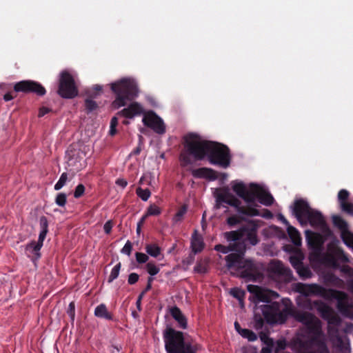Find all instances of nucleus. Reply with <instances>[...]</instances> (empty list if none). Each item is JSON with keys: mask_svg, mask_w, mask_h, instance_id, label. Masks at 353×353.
Listing matches in <instances>:
<instances>
[{"mask_svg": "<svg viewBox=\"0 0 353 353\" xmlns=\"http://www.w3.org/2000/svg\"><path fill=\"white\" fill-rule=\"evenodd\" d=\"M192 174L195 178L207 179L210 180H215L216 176L215 172L208 168H201L198 169H193L191 170Z\"/></svg>", "mask_w": 353, "mask_h": 353, "instance_id": "27", "label": "nucleus"}, {"mask_svg": "<svg viewBox=\"0 0 353 353\" xmlns=\"http://www.w3.org/2000/svg\"><path fill=\"white\" fill-rule=\"evenodd\" d=\"M286 347V343L285 341H278L276 343V352L279 353V351L283 350Z\"/></svg>", "mask_w": 353, "mask_h": 353, "instance_id": "59", "label": "nucleus"}, {"mask_svg": "<svg viewBox=\"0 0 353 353\" xmlns=\"http://www.w3.org/2000/svg\"><path fill=\"white\" fill-rule=\"evenodd\" d=\"M341 237L343 242L348 247L351 248L353 245V234L347 229L341 232Z\"/></svg>", "mask_w": 353, "mask_h": 353, "instance_id": "38", "label": "nucleus"}, {"mask_svg": "<svg viewBox=\"0 0 353 353\" xmlns=\"http://www.w3.org/2000/svg\"><path fill=\"white\" fill-rule=\"evenodd\" d=\"M293 213L301 224L307 223L309 221V205L307 201L303 199L296 200Z\"/></svg>", "mask_w": 353, "mask_h": 353, "instance_id": "16", "label": "nucleus"}, {"mask_svg": "<svg viewBox=\"0 0 353 353\" xmlns=\"http://www.w3.org/2000/svg\"><path fill=\"white\" fill-rule=\"evenodd\" d=\"M310 353H330L325 341L321 336L310 334Z\"/></svg>", "mask_w": 353, "mask_h": 353, "instance_id": "25", "label": "nucleus"}, {"mask_svg": "<svg viewBox=\"0 0 353 353\" xmlns=\"http://www.w3.org/2000/svg\"><path fill=\"white\" fill-rule=\"evenodd\" d=\"M191 248L194 254L201 252L204 248L203 238L195 230L191 239Z\"/></svg>", "mask_w": 353, "mask_h": 353, "instance_id": "28", "label": "nucleus"}, {"mask_svg": "<svg viewBox=\"0 0 353 353\" xmlns=\"http://www.w3.org/2000/svg\"><path fill=\"white\" fill-rule=\"evenodd\" d=\"M15 92H34L39 96L46 94L45 88L39 83L33 81H21L14 86Z\"/></svg>", "mask_w": 353, "mask_h": 353, "instance_id": "15", "label": "nucleus"}, {"mask_svg": "<svg viewBox=\"0 0 353 353\" xmlns=\"http://www.w3.org/2000/svg\"><path fill=\"white\" fill-rule=\"evenodd\" d=\"M287 231L292 243L295 245H300L301 243V238L298 230L295 228L291 225H288L287 228Z\"/></svg>", "mask_w": 353, "mask_h": 353, "instance_id": "34", "label": "nucleus"}, {"mask_svg": "<svg viewBox=\"0 0 353 353\" xmlns=\"http://www.w3.org/2000/svg\"><path fill=\"white\" fill-rule=\"evenodd\" d=\"M139 276L137 273H131L128 276V282L130 285L136 283L139 280Z\"/></svg>", "mask_w": 353, "mask_h": 353, "instance_id": "57", "label": "nucleus"}, {"mask_svg": "<svg viewBox=\"0 0 353 353\" xmlns=\"http://www.w3.org/2000/svg\"><path fill=\"white\" fill-rule=\"evenodd\" d=\"M58 94L65 99H72L78 94V89L72 76L67 71L60 74Z\"/></svg>", "mask_w": 353, "mask_h": 353, "instance_id": "12", "label": "nucleus"}, {"mask_svg": "<svg viewBox=\"0 0 353 353\" xmlns=\"http://www.w3.org/2000/svg\"><path fill=\"white\" fill-rule=\"evenodd\" d=\"M239 334L243 338L248 339L250 341H254L257 339L256 335L248 329L241 330V331H239Z\"/></svg>", "mask_w": 353, "mask_h": 353, "instance_id": "42", "label": "nucleus"}, {"mask_svg": "<svg viewBox=\"0 0 353 353\" xmlns=\"http://www.w3.org/2000/svg\"><path fill=\"white\" fill-rule=\"evenodd\" d=\"M116 184L121 186L122 188H125L128 185V182L125 179L119 178L117 179Z\"/></svg>", "mask_w": 353, "mask_h": 353, "instance_id": "61", "label": "nucleus"}, {"mask_svg": "<svg viewBox=\"0 0 353 353\" xmlns=\"http://www.w3.org/2000/svg\"><path fill=\"white\" fill-rule=\"evenodd\" d=\"M170 312L174 320L177 321L180 327L183 329L187 327V320L179 307L175 306L170 308Z\"/></svg>", "mask_w": 353, "mask_h": 353, "instance_id": "29", "label": "nucleus"}, {"mask_svg": "<svg viewBox=\"0 0 353 353\" xmlns=\"http://www.w3.org/2000/svg\"><path fill=\"white\" fill-rule=\"evenodd\" d=\"M310 294L319 295L324 298H336L338 294L345 296L343 292L336 290L326 289L320 285L314 283H310Z\"/></svg>", "mask_w": 353, "mask_h": 353, "instance_id": "22", "label": "nucleus"}, {"mask_svg": "<svg viewBox=\"0 0 353 353\" xmlns=\"http://www.w3.org/2000/svg\"><path fill=\"white\" fill-rule=\"evenodd\" d=\"M293 289L299 293L296 297L297 305L300 307L307 308L309 307V285L297 283L294 285Z\"/></svg>", "mask_w": 353, "mask_h": 353, "instance_id": "18", "label": "nucleus"}, {"mask_svg": "<svg viewBox=\"0 0 353 353\" xmlns=\"http://www.w3.org/2000/svg\"><path fill=\"white\" fill-rule=\"evenodd\" d=\"M68 314L70 319L73 321L74 319L75 316V305L74 302H71L69 304L68 309Z\"/></svg>", "mask_w": 353, "mask_h": 353, "instance_id": "56", "label": "nucleus"}, {"mask_svg": "<svg viewBox=\"0 0 353 353\" xmlns=\"http://www.w3.org/2000/svg\"><path fill=\"white\" fill-rule=\"evenodd\" d=\"M85 105L86 110L88 112H92V111L96 110L98 107L97 103L94 101L90 99H87L85 100Z\"/></svg>", "mask_w": 353, "mask_h": 353, "instance_id": "50", "label": "nucleus"}, {"mask_svg": "<svg viewBox=\"0 0 353 353\" xmlns=\"http://www.w3.org/2000/svg\"><path fill=\"white\" fill-rule=\"evenodd\" d=\"M118 124V119L117 117H114L112 118L110 121V126L112 128H116Z\"/></svg>", "mask_w": 353, "mask_h": 353, "instance_id": "63", "label": "nucleus"}, {"mask_svg": "<svg viewBox=\"0 0 353 353\" xmlns=\"http://www.w3.org/2000/svg\"><path fill=\"white\" fill-rule=\"evenodd\" d=\"M342 211L353 216V203L351 202L345 203L340 206Z\"/></svg>", "mask_w": 353, "mask_h": 353, "instance_id": "48", "label": "nucleus"}, {"mask_svg": "<svg viewBox=\"0 0 353 353\" xmlns=\"http://www.w3.org/2000/svg\"><path fill=\"white\" fill-rule=\"evenodd\" d=\"M269 276L273 279L283 283H290L293 279L290 269L279 261H272L268 268Z\"/></svg>", "mask_w": 353, "mask_h": 353, "instance_id": "13", "label": "nucleus"}, {"mask_svg": "<svg viewBox=\"0 0 353 353\" xmlns=\"http://www.w3.org/2000/svg\"><path fill=\"white\" fill-rule=\"evenodd\" d=\"M113 227V222L111 220L108 221L103 225L104 232L106 234H110Z\"/></svg>", "mask_w": 353, "mask_h": 353, "instance_id": "58", "label": "nucleus"}, {"mask_svg": "<svg viewBox=\"0 0 353 353\" xmlns=\"http://www.w3.org/2000/svg\"><path fill=\"white\" fill-rule=\"evenodd\" d=\"M135 257H136L137 261L139 263H146L149 259L148 254L142 253V252H136Z\"/></svg>", "mask_w": 353, "mask_h": 353, "instance_id": "51", "label": "nucleus"}, {"mask_svg": "<svg viewBox=\"0 0 353 353\" xmlns=\"http://www.w3.org/2000/svg\"><path fill=\"white\" fill-rule=\"evenodd\" d=\"M296 319L303 323V327L294 337L292 348L296 353H309V314L306 312L298 313Z\"/></svg>", "mask_w": 353, "mask_h": 353, "instance_id": "6", "label": "nucleus"}, {"mask_svg": "<svg viewBox=\"0 0 353 353\" xmlns=\"http://www.w3.org/2000/svg\"><path fill=\"white\" fill-rule=\"evenodd\" d=\"M248 290L252 294L253 299L255 302H268L272 295L278 294L271 290H268L266 289H263L259 286L254 285H248Z\"/></svg>", "mask_w": 353, "mask_h": 353, "instance_id": "17", "label": "nucleus"}, {"mask_svg": "<svg viewBox=\"0 0 353 353\" xmlns=\"http://www.w3.org/2000/svg\"><path fill=\"white\" fill-rule=\"evenodd\" d=\"M143 107L138 102L131 103L127 108L119 111L117 114L119 117H123L127 119H133L135 117L144 115Z\"/></svg>", "mask_w": 353, "mask_h": 353, "instance_id": "19", "label": "nucleus"}, {"mask_svg": "<svg viewBox=\"0 0 353 353\" xmlns=\"http://www.w3.org/2000/svg\"><path fill=\"white\" fill-rule=\"evenodd\" d=\"M161 213V209L156 205H151L147 211V215H159Z\"/></svg>", "mask_w": 353, "mask_h": 353, "instance_id": "52", "label": "nucleus"}, {"mask_svg": "<svg viewBox=\"0 0 353 353\" xmlns=\"http://www.w3.org/2000/svg\"><path fill=\"white\" fill-rule=\"evenodd\" d=\"M228 245H216L214 250L223 254H228L230 252H234L227 255L225 258L226 266L228 269H232L235 263L238 262L243 254H245L246 245L243 242H236V241H228Z\"/></svg>", "mask_w": 353, "mask_h": 353, "instance_id": "9", "label": "nucleus"}, {"mask_svg": "<svg viewBox=\"0 0 353 353\" xmlns=\"http://www.w3.org/2000/svg\"><path fill=\"white\" fill-rule=\"evenodd\" d=\"M132 250V245L130 241H128L121 250V252L130 256Z\"/></svg>", "mask_w": 353, "mask_h": 353, "instance_id": "54", "label": "nucleus"}, {"mask_svg": "<svg viewBox=\"0 0 353 353\" xmlns=\"http://www.w3.org/2000/svg\"><path fill=\"white\" fill-rule=\"evenodd\" d=\"M231 294L233 295V296L238 299L239 301H241L244 296V292L237 288L232 290Z\"/></svg>", "mask_w": 353, "mask_h": 353, "instance_id": "55", "label": "nucleus"}, {"mask_svg": "<svg viewBox=\"0 0 353 353\" xmlns=\"http://www.w3.org/2000/svg\"><path fill=\"white\" fill-rule=\"evenodd\" d=\"M310 225H316L322 228L327 236L332 234V232L327 226L323 214L310 208Z\"/></svg>", "mask_w": 353, "mask_h": 353, "instance_id": "23", "label": "nucleus"}, {"mask_svg": "<svg viewBox=\"0 0 353 353\" xmlns=\"http://www.w3.org/2000/svg\"><path fill=\"white\" fill-rule=\"evenodd\" d=\"M49 112H50V110L48 108L43 107V108H40V110H39V117H43L45 114H46Z\"/></svg>", "mask_w": 353, "mask_h": 353, "instance_id": "62", "label": "nucleus"}, {"mask_svg": "<svg viewBox=\"0 0 353 353\" xmlns=\"http://www.w3.org/2000/svg\"><path fill=\"white\" fill-rule=\"evenodd\" d=\"M255 184L251 183L248 189L243 183H236L233 185L232 189L236 194L242 198L248 204L253 203L252 189Z\"/></svg>", "mask_w": 353, "mask_h": 353, "instance_id": "21", "label": "nucleus"}, {"mask_svg": "<svg viewBox=\"0 0 353 353\" xmlns=\"http://www.w3.org/2000/svg\"><path fill=\"white\" fill-rule=\"evenodd\" d=\"M252 197L253 203L255 202L256 199H258L259 201L261 204L266 206L271 205L274 202V198L272 196L257 184H255L252 189Z\"/></svg>", "mask_w": 353, "mask_h": 353, "instance_id": "20", "label": "nucleus"}, {"mask_svg": "<svg viewBox=\"0 0 353 353\" xmlns=\"http://www.w3.org/2000/svg\"><path fill=\"white\" fill-rule=\"evenodd\" d=\"M84 191H85L84 185L82 184L78 185L75 188V190L74 192V196L75 198L81 197L83 194Z\"/></svg>", "mask_w": 353, "mask_h": 353, "instance_id": "53", "label": "nucleus"}, {"mask_svg": "<svg viewBox=\"0 0 353 353\" xmlns=\"http://www.w3.org/2000/svg\"><path fill=\"white\" fill-rule=\"evenodd\" d=\"M243 254L232 268L240 271L241 276L250 281H256L261 277L259 265L250 259H243Z\"/></svg>", "mask_w": 353, "mask_h": 353, "instance_id": "10", "label": "nucleus"}, {"mask_svg": "<svg viewBox=\"0 0 353 353\" xmlns=\"http://www.w3.org/2000/svg\"><path fill=\"white\" fill-rule=\"evenodd\" d=\"M261 310L263 318L258 314H255L254 318V327L256 330H260L264 325V319L269 324L283 323L287 318V312L280 309V305L278 303H272L270 305H263L261 306Z\"/></svg>", "mask_w": 353, "mask_h": 353, "instance_id": "5", "label": "nucleus"}, {"mask_svg": "<svg viewBox=\"0 0 353 353\" xmlns=\"http://www.w3.org/2000/svg\"><path fill=\"white\" fill-rule=\"evenodd\" d=\"M14 97H13L10 92H8V93H6L4 94L3 99L6 101H9L12 100Z\"/></svg>", "mask_w": 353, "mask_h": 353, "instance_id": "64", "label": "nucleus"}, {"mask_svg": "<svg viewBox=\"0 0 353 353\" xmlns=\"http://www.w3.org/2000/svg\"><path fill=\"white\" fill-rule=\"evenodd\" d=\"M67 180H68V174L66 172L62 173L59 181L54 185V190H59L60 189H61L65 185Z\"/></svg>", "mask_w": 353, "mask_h": 353, "instance_id": "45", "label": "nucleus"}, {"mask_svg": "<svg viewBox=\"0 0 353 353\" xmlns=\"http://www.w3.org/2000/svg\"><path fill=\"white\" fill-rule=\"evenodd\" d=\"M321 279L323 283L327 286L341 288L343 285V281L330 272H323Z\"/></svg>", "mask_w": 353, "mask_h": 353, "instance_id": "26", "label": "nucleus"}, {"mask_svg": "<svg viewBox=\"0 0 353 353\" xmlns=\"http://www.w3.org/2000/svg\"><path fill=\"white\" fill-rule=\"evenodd\" d=\"M209 259H201L198 260L194 267V272L197 274H205L209 270Z\"/></svg>", "mask_w": 353, "mask_h": 353, "instance_id": "32", "label": "nucleus"}, {"mask_svg": "<svg viewBox=\"0 0 353 353\" xmlns=\"http://www.w3.org/2000/svg\"><path fill=\"white\" fill-rule=\"evenodd\" d=\"M321 316L327 321L329 325H339L341 323L340 317L334 313V310L328 305H324L319 309Z\"/></svg>", "mask_w": 353, "mask_h": 353, "instance_id": "24", "label": "nucleus"}, {"mask_svg": "<svg viewBox=\"0 0 353 353\" xmlns=\"http://www.w3.org/2000/svg\"><path fill=\"white\" fill-rule=\"evenodd\" d=\"M339 310L345 316L353 319L352 314V306L347 303L339 302L338 305Z\"/></svg>", "mask_w": 353, "mask_h": 353, "instance_id": "37", "label": "nucleus"}, {"mask_svg": "<svg viewBox=\"0 0 353 353\" xmlns=\"http://www.w3.org/2000/svg\"><path fill=\"white\" fill-rule=\"evenodd\" d=\"M332 222L334 225L341 230V232L348 229L347 222L339 215H334L332 216Z\"/></svg>", "mask_w": 353, "mask_h": 353, "instance_id": "36", "label": "nucleus"}, {"mask_svg": "<svg viewBox=\"0 0 353 353\" xmlns=\"http://www.w3.org/2000/svg\"><path fill=\"white\" fill-rule=\"evenodd\" d=\"M121 266V263H119L112 269V271L109 276V282H112V281H114V279H116L118 277V276L119 274Z\"/></svg>", "mask_w": 353, "mask_h": 353, "instance_id": "47", "label": "nucleus"}, {"mask_svg": "<svg viewBox=\"0 0 353 353\" xmlns=\"http://www.w3.org/2000/svg\"><path fill=\"white\" fill-rule=\"evenodd\" d=\"M110 89L115 94V99L111 104L115 110L125 106L128 101L133 100L139 94L137 84L130 78H123L112 83Z\"/></svg>", "mask_w": 353, "mask_h": 353, "instance_id": "2", "label": "nucleus"}, {"mask_svg": "<svg viewBox=\"0 0 353 353\" xmlns=\"http://www.w3.org/2000/svg\"><path fill=\"white\" fill-rule=\"evenodd\" d=\"M142 121L145 126L152 129L156 133L162 134L165 132L163 121L152 110L144 113Z\"/></svg>", "mask_w": 353, "mask_h": 353, "instance_id": "14", "label": "nucleus"}, {"mask_svg": "<svg viewBox=\"0 0 353 353\" xmlns=\"http://www.w3.org/2000/svg\"><path fill=\"white\" fill-rule=\"evenodd\" d=\"M145 250L148 255L154 258H157L161 253V248L156 243L147 244Z\"/></svg>", "mask_w": 353, "mask_h": 353, "instance_id": "35", "label": "nucleus"}, {"mask_svg": "<svg viewBox=\"0 0 353 353\" xmlns=\"http://www.w3.org/2000/svg\"><path fill=\"white\" fill-rule=\"evenodd\" d=\"M217 201L219 203H225L236 208V212L247 216H259L260 213L257 209L248 205V206L241 205V201L233 194L229 192H221L217 196Z\"/></svg>", "mask_w": 353, "mask_h": 353, "instance_id": "11", "label": "nucleus"}, {"mask_svg": "<svg viewBox=\"0 0 353 353\" xmlns=\"http://www.w3.org/2000/svg\"><path fill=\"white\" fill-rule=\"evenodd\" d=\"M136 193L144 201H146L151 195L150 191L148 189H142L141 188H137Z\"/></svg>", "mask_w": 353, "mask_h": 353, "instance_id": "43", "label": "nucleus"}, {"mask_svg": "<svg viewBox=\"0 0 353 353\" xmlns=\"http://www.w3.org/2000/svg\"><path fill=\"white\" fill-rule=\"evenodd\" d=\"M146 270L151 276L157 275L160 269L158 266H157L154 263L149 262L146 264Z\"/></svg>", "mask_w": 353, "mask_h": 353, "instance_id": "44", "label": "nucleus"}, {"mask_svg": "<svg viewBox=\"0 0 353 353\" xmlns=\"http://www.w3.org/2000/svg\"><path fill=\"white\" fill-rule=\"evenodd\" d=\"M349 196H350V192L345 189L341 190L339 192L338 201L340 204V206L342 205L343 204H345V203L349 202L348 201Z\"/></svg>", "mask_w": 353, "mask_h": 353, "instance_id": "41", "label": "nucleus"}, {"mask_svg": "<svg viewBox=\"0 0 353 353\" xmlns=\"http://www.w3.org/2000/svg\"><path fill=\"white\" fill-rule=\"evenodd\" d=\"M187 210L188 208L185 205H183L180 209H179V210L176 212V213L175 214L174 216L172 219L173 223L174 224H176L181 222L183 220L184 215L186 214Z\"/></svg>", "mask_w": 353, "mask_h": 353, "instance_id": "40", "label": "nucleus"}, {"mask_svg": "<svg viewBox=\"0 0 353 353\" xmlns=\"http://www.w3.org/2000/svg\"><path fill=\"white\" fill-rule=\"evenodd\" d=\"M165 348L168 353H196L200 348L197 344L185 341L183 334L173 328H167L163 333Z\"/></svg>", "mask_w": 353, "mask_h": 353, "instance_id": "4", "label": "nucleus"}, {"mask_svg": "<svg viewBox=\"0 0 353 353\" xmlns=\"http://www.w3.org/2000/svg\"><path fill=\"white\" fill-rule=\"evenodd\" d=\"M290 263L292 266L296 270L298 274L301 277H307L309 276V270L307 268H304L302 265L301 260L296 256L290 257Z\"/></svg>", "mask_w": 353, "mask_h": 353, "instance_id": "30", "label": "nucleus"}, {"mask_svg": "<svg viewBox=\"0 0 353 353\" xmlns=\"http://www.w3.org/2000/svg\"><path fill=\"white\" fill-rule=\"evenodd\" d=\"M210 143L197 134H187L184 137V150L179 157L181 166L187 167L192 165L195 161L204 159L207 157Z\"/></svg>", "mask_w": 353, "mask_h": 353, "instance_id": "1", "label": "nucleus"}, {"mask_svg": "<svg viewBox=\"0 0 353 353\" xmlns=\"http://www.w3.org/2000/svg\"><path fill=\"white\" fill-rule=\"evenodd\" d=\"M55 203L59 206L63 207L66 203L65 194H64V193L58 194L55 199Z\"/></svg>", "mask_w": 353, "mask_h": 353, "instance_id": "49", "label": "nucleus"}, {"mask_svg": "<svg viewBox=\"0 0 353 353\" xmlns=\"http://www.w3.org/2000/svg\"><path fill=\"white\" fill-rule=\"evenodd\" d=\"M94 315L97 317L111 320L112 315L108 311V309L104 304L99 305L94 310Z\"/></svg>", "mask_w": 353, "mask_h": 353, "instance_id": "33", "label": "nucleus"}, {"mask_svg": "<svg viewBox=\"0 0 353 353\" xmlns=\"http://www.w3.org/2000/svg\"><path fill=\"white\" fill-rule=\"evenodd\" d=\"M42 245L40 243L32 241L27 245L26 246V250L30 251L34 253V254L37 256V258L40 257V253L39 251L41 248H42Z\"/></svg>", "mask_w": 353, "mask_h": 353, "instance_id": "39", "label": "nucleus"}, {"mask_svg": "<svg viewBox=\"0 0 353 353\" xmlns=\"http://www.w3.org/2000/svg\"><path fill=\"white\" fill-rule=\"evenodd\" d=\"M227 223L230 225H234L239 223V220L237 217L232 216L227 219Z\"/></svg>", "mask_w": 353, "mask_h": 353, "instance_id": "60", "label": "nucleus"}, {"mask_svg": "<svg viewBox=\"0 0 353 353\" xmlns=\"http://www.w3.org/2000/svg\"><path fill=\"white\" fill-rule=\"evenodd\" d=\"M209 162L223 168L230 164L231 155L229 148L221 143L211 141L207 157Z\"/></svg>", "mask_w": 353, "mask_h": 353, "instance_id": "8", "label": "nucleus"}, {"mask_svg": "<svg viewBox=\"0 0 353 353\" xmlns=\"http://www.w3.org/2000/svg\"><path fill=\"white\" fill-rule=\"evenodd\" d=\"M39 225L41 228V232L39 235V239L37 243L43 245V241L48 233V222L47 218L44 216H41L39 219Z\"/></svg>", "mask_w": 353, "mask_h": 353, "instance_id": "31", "label": "nucleus"}, {"mask_svg": "<svg viewBox=\"0 0 353 353\" xmlns=\"http://www.w3.org/2000/svg\"><path fill=\"white\" fill-rule=\"evenodd\" d=\"M316 258L319 263L325 267L334 270L340 269L341 272L349 274L351 268L348 265L340 266V262L349 263L348 256L343 250L333 243L327 245V251L316 253Z\"/></svg>", "mask_w": 353, "mask_h": 353, "instance_id": "3", "label": "nucleus"}, {"mask_svg": "<svg viewBox=\"0 0 353 353\" xmlns=\"http://www.w3.org/2000/svg\"><path fill=\"white\" fill-rule=\"evenodd\" d=\"M258 228L259 225L254 221H250L239 230L225 232L224 236L227 241H236L244 243V241H248L252 245H255L259 242Z\"/></svg>", "mask_w": 353, "mask_h": 353, "instance_id": "7", "label": "nucleus"}, {"mask_svg": "<svg viewBox=\"0 0 353 353\" xmlns=\"http://www.w3.org/2000/svg\"><path fill=\"white\" fill-rule=\"evenodd\" d=\"M310 249H312L314 248V241H315L316 239H317L318 245H319V248L322 247V245L323 244V239L321 236H319L317 237L316 234L312 231H310Z\"/></svg>", "mask_w": 353, "mask_h": 353, "instance_id": "46", "label": "nucleus"}]
</instances>
